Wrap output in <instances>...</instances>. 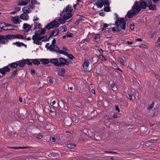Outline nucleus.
<instances>
[{"instance_id": "obj_37", "label": "nucleus", "mask_w": 160, "mask_h": 160, "mask_svg": "<svg viewBox=\"0 0 160 160\" xmlns=\"http://www.w3.org/2000/svg\"><path fill=\"white\" fill-rule=\"evenodd\" d=\"M58 52L60 54H63L66 56L68 54V53L67 52H66L62 50H59L58 51Z\"/></svg>"}, {"instance_id": "obj_25", "label": "nucleus", "mask_w": 160, "mask_h": 160, "mask_svg": "<svg viewBox=\"0 0 160 160\" xmlns=\"http://www.w3.org/2000/svg\"><path fill=\"white\" fill-rule=\"evenodd\" d=\"M53 27H58L59 25V23L56 21L54 20L51 22Z\"/></svg>"}, {"instance_id": "obj_40", "label": "nucleus", "mask_w": 160, "mask_h": 160, "mask_svg": "<svg viewBox=\"0 0 160 160\" xmlns=\"http://www.w3.org/2000/svg\"><path fill=\"white\" fill-rule=\"evenodd\" d=\"M155 45L157 47L160 46V37L159 38L157 42L156 43Z\"/></svg>"}, {"instance_id": "obj_8", "label": "nucleus", "mask_w": 160, "mask_h": 160, "mask_svg": "<svg viewBox=\"0 0 160 160\" xmlns=\"http://www.w3.org/2000/svg\"><path fill=\"white\" fill-rule=\"evenodd\" d=\"M61 104H62L63 105H60V102H58V105L60 108L63 109V111L65 112H66L68 111V108L67 105V104L63 101H62L61 102Z\"/></svg>"}, {"instance_id": "obj_21", "label": "nucleus", "mask_w": 160, "mask_h": 160, "mask_svg": "<svg viewBox=\"0 0 160 160\" xmlns=\"http://www.w3.org/2000/svg\"><path fill=\"white\" fill-rule=\"evenodd\" d=\"M32 25L30 26L27 23H24L23 25V28L24 29H27V31H29L31 29Z\"/></svg>"}, {"instance_id": "obj_33", "label": "nucleus", "mask_w": 160, "mask_h": 160, "mask_svg": "<svg viewBox=\"0 0 160 160\" xmlns=\"http://www.w3.org/2000/svg\"><path fill=\"white\" fill-rule=\"evenodd\" d=\"M99 58L103 61H105L107 60L106 58L102 55H100L99 56Z\"/></svg>"}, {"instance_id": "obj_4", "label": "nucleus", "mask_w": 160, "mask_h": 160, "mask_svg": "<svg viewBox=\"0 0 160 160\" xmlns=\"http://www.w3.org/2000/svg\"><path fill=\"white\" fill-rule=\"evenodd\" d=\"M73 11L72 7L71 5H68L65 8V10H63V12H65L66 13L63 15V18L66 20H67L71 18L72 16V12Z\"/></svg>"}, {"instance_id": "obj_63", "label": "nucleus", "mask_w": 160, "mask_h": 160, "mask_svg": "<svg viewBox=\"0 0 160 160\" xmlns=\"http://www.w3.org/2000/svg\"><path fill=\"white\" fill-rule=\"evenodd\" d=\"M155 34V32H152L151 34V37L152 38L154 37Z\"/></svg>"}, {"instance_id": "obj_38", "label": "nucleus", "mask_w": 160, "mask_h": 160, "mask_svg": "<svg viewBox=\"0 0 160 160\" xmlns=\"http://www.w3.org/2000/svg\"><path fill=\"white\" fill-rule=\"evenodd\" d=\"M89 131L90 132V131L88 130L87 129H84L83 130V132L87 135H89V133L88 132Z\"/></svg>"}, {"instance_id": "obj_51", "label": "nucleus", "mask_w": 160, "mask_h": 160, "mask_svg": "<svg viewBox=\"0 0 160 160\" xmlns=\"http://www.w3.org/2000/svg\"><path fill=\"white\" fill-rule=\"evenodd\" d=\"M50 140L52 142H54L56 140V138L54 137H51L50 138Z\"/></svg>"}, {"instance_id": "obj_7", "label": "nucleus", "mask_w": 160, "mask_h": 160, "mask_svg": "<svg viewBox=\"0 0 160 160\" xmlns=\"http://www.w3.org/2000/svg\"><path fill=\"white\" fill-rule=\"evenodd\" d=\"M9 34L7 35L3 36L0 35V43L2 44H5L8 42V39H10L9 38Z\"/></svg>"}, {"instance_id": "obj_56", "label": "nucleus", "mask_w": 160, "mask_h": 160, "mask_svg": "<svg viewBox=\"0 0 160 160\" xmlns=\"http://www.w3.org/2000/svg\"><path fill=\"white\" fill-rule=\"evenodd\" d=\"M20 7H16L15 8V11L16 12L19 11L20 10Z\"/></svg>"}, {"instance_id": "obj_62", "label": "nucleus", "mask_w": 160, "mask_h": 160, "mask_svg": "<svg viewBox=\"0 0 160 160\" xmlns=\"http://www.w3.org/2000/svg\"><path fill=\"white\" fill-rule=\"evenodd\" d=\"M146 47V46L144 44H142L140 45V47L141 48H145V47Z\"/></svg>"}, {"instance_id": "obj_24", "label": "nucleus", "mask_w": 160, "mask_h": 160, "mask_svg": "<svg viewBox=\"0 0 160 160\" xmlns=\"http://www.w3.org/2000/svg\"><path fill=\"white\" fill-rule=\"evenodd\" d=\"M34 29L36 28L40 29L42 27V25L39 22H34Z\"/></svg>"}, {"instance_id": "obj_57", "label": "nucleus", "mask_w": 160, "mask_h": 160, "mask_svg": "<svg viewBox=\"0 0 160 160\" xmlns=\"http://www.w3.org/2000/svg\"><path fill=\"white\" fill-rule=\"evenodd\" d=\"M130 29L133 30L134 28V25L133 24H132L130 26Z\"/></svg>"}, {"instance_id": "obj_17", "label": "nucleus", "mask_w": 160, "mask_h": 160, "mask_svg": "<svg viewBox=\"0 0 160 160\" xmlns=\"http://www.w3.org/2000/svg\"><path fill=\"white\" fill-rule=\"evenodd\" d=\"M30 0H25L24 1H19L18 4L19 6H24L27 5L28 2H29Z\"/></svg>"}, {"instance_id": "obj_45", "label": "nucleus", "mask_w": 160, "mask_h": 160, "mask_svg": "<svg viewBox=\"0 0 160 160\" xmlns=\"http://www.w3.org/2000/svg\"><path fill=\"white\" fill-rule=\"evenodd\" d=\"M108 26V24L104 23L103 25V28H102L103 30H105V28H107Z\"/></svg>"}, {"instance_id": "obj_35", "label": "nucleus", "mask_w": 160, "mask_h": 160, "mask_svg": "<svg viewBox=\"0 0 160 160\" xmlns=\"http://www.w3.org/2000/svg\"><path fill=\"white\" fill-rule=\"evenodd\" d=\"M66 20L64 18H60L58 20L59 22L61 24H63L66 21Z\"/></svg>"}, {"instance_id": "obj_27", "label": "nucleus", "mask_w": 160, "mask_h": 160, "mask_svg": "<svg viewBox=\"0 0 160 160\" xmlns=\"http://www.w3.org/2000/svg\"><path fill=\"white\" fill-rule=\"evenodd\" d=\"M32 64L35 65H39L40 64V61L36 59H32Z\"/></svg>"}, {"instance_id": "obj_13", "label": "nucleus", "mask_w": 160, "mask_h": 160, "mask_svg": "<svg viewBox=\"0 0 160 160\" xmlns=\"http://www.w3.org/2000/svg\"><path fill=\"white\" fill-rule=\"evenodd\" d=\"M89 64V62H88L87 59L85 60L83 64V67L84 70L86 71H89L90 70L88 68V67Z\"/></svg>"}, {"instance_id": "obj_55", "label": "nucleus", "mask_w": 160, "mask_h": 160, "mask_svg": "<svg viewBox=\"0 0 160 160\" xmlns=\"http://www.w3.org/2000/svg\"><path fill=\"white\" fill-rule=\"evenodd\" d=\"M38 18L37 16H34V19L33 20V21L34 22L37 21L38 20Z\"/></svg>"}, {"instance_id": "obj_32", "label": "nucleus", "mask_w": 160, "mask_h": 160, "mask_svg": "<svg viewBox=\"0 0 160 160\" xmlns=\"http://www.w3.org/2000/svg\"><path fill=\"white\" fill-rule=\"evenodd\" d=\"M53 28V27L52 24L51 22L45 26V28L47 29H50L51 28Z\"/></svg>"}, {"instance_id": "obj_2", "label": "nucleus", "mask_w": 160, "mask_h": 160, "mask_svg": "<svg viewBox=\"0 0 160 160\" xmlns=\"http://www.w3.org/2000/svg\"><path fill=\"white\" fill-rule=\"evenodd\" d=\"M41 31L40 32L39 31H36L35 34L32 36V39L33 40V43L37 45H42V42H46L49 41L50 36L48 38H45L43 36H41L40 34H44L45 32V30L43 28H40Z\"/></svg>"}, {"instance_id": "obj_44", "label": "nucleus", "mask_w": 160, "mask_h": 160, "mask_svg": "<svg viewBox=\"0 0 160 160\" xmlns=\"http://www.w3.org/2000/svg\"><path fill=\"white\" fill-rule=\"evenodd\" d=\"M114 14H115V16H116V17H115V19H116V20H118L119 21L120 20V19H122L123 18H119L118 17V14L116 13H115Z\"/></svg>"}, {"instance_id": "obj_36", "label": "nucleus", "mask_w": 160, "mask_h": 160, "mask_svg": "<svg viewBox=\"0 0 160 160\" xmlns=\"http://www.w3.org/2000/svg\"><path fill=\"white\" fill-rule=\"evenodd\" d=\"M154 104V102H153L151 104L149 105L148 107V109L149 110L153 108Z\"/></svg>"}, {"instance_id": "obj_10", "label": "nucleus", "mask_w": 160, "mask_h": 160, "mask_svg": "<svg viewBox=\"0 0 160 160\" xmlns=\"http://www.w3.org/2000/svg\"><path fill=\"white\" fill-rule=\"evenodd\" d=\"M9 37H10L9 38L10 39H12L15 38L23 39H25V38L23 36L19 34H9Z\"/></svg>"}, {"instance_id": "obj_46", "label": "nucleus", "mask_w": 160, "mask_h": 160, "mask_svg": "<svg viewBox=\"0 0 160 160\" xmlns=\"http://www.w3.org/2000/svg\"><path fill=\"white\" fill-rule=\"evenodd\" d=\"M83 18L84 17L82 15L80 16L78 20L80 21H84V19Z\"/></svg>"}, {"instance_id": "obj_48", "label": "nucleus", "mask_w": 160, "mask_h": 160, "mask_svg": "<svg viewBox=\"0 0 160 160\" xmlns=\"http://www.w3.org/2000/svg\"><path fill=\"white\" fill-rule=\"evenodd\" d=\"M104 10L106 12H109L110 11L109 7H106L104 8Z\"/></svg>"}, {"instance_id": "obj_61", "label": "nucleus", "mask_w": 160, "mask_h": 160, "mask_svg": "<svg viewBox=\"0 0 160 160\" xmlns=\"http://www.w3.org/2000/svg\"><path fill=\"white\" fill-rule=\"evenodd\" d=\"M58 74L61 76H64V74L61 72H58Z\"/></svg>"}, {"instance_id": "obj_42", "label": "nucleus", "mask_w": 160, "mask_h": 160, "mask_svg": "<svg viewBox=\"0 0 160 160\" xmlns=\"http://www.w3.org/2000/svg\"><path fill=\"white\" fill-rule=\"evenodd\" d=\"M119 62H120L122 65L124 64V60L122 58H119Z\"/></svg>"}, {"instance_id": "obj_28", "label": "nucleus", "mask_w": 160, "mask_h": 160, "mask_svg": "<svg viewBox=\"0 0 160 160\" xmlns=\"http://www.w3.org/2000/svg\"><path fill=\"white\" fill-rule=\"evenodd\" d=\"M8 66L12 68H15L18 67V64L17 63L15 62L9 64Z\"/></svg>"}, {"instance_id": "obj_41", "label": "nucleus", "mask_w": 160, "mask_h": 160, "mask_svg": "<svg viewBox=\"0 0 160 160\" xmlns=\"http://www.w3.org/2000/svg\"><path fill=\"white\" fill-rule=\"evenodd\" d=\"M73 34L69 32H67L66 34V36L68 37H72Z\"/></svg>"}, {"instance_id": "obj_1", "label": "nucleus", "mask_w": 160, "mask_h": 160, "mask_svg": "<svg viewBox=\"0 0 160 160\" xmlns=\"http://www.w3.org/2000/svg\"><path fill=\"white\" fill-rule=\"evenodd\" d=\"M152 4L151 0H148L146 2L143 1V0H140L139 2L136 1L132 7V9L128 12V17L129 18H132L133 16L138 14L141 9H145L147 7H148L150 10H156V6Z\"/></svg>"}, {"instance_id": "obj_23", "label": "nucleus", "mask_w": 160, "mask_h": 160, "mask_svg": "<svg viewBox=\"0 0 160 160\" xmlns=\"http://www.w3.org/2000/svg\"><path fill=\"white\" fill-rule=\"evenodd\" d=\"M25 62V64H27L28 65L32 66V59H24Z\"/></svg>"}, {"instance_id": "obj_11", "label": "nucleus", "mask_w": 160, "mask_h": 160, "mask_svg": "<svg viewBox=\"0 0 160 160\" xmlns=\"http://www.w3.org/2000/svg\"><path fill=\"white\" fill-rule=\"evenodd\" d=\"M59 61L60 62H59V67L63 66L65 65H68V61L63 58H59Z\"/></svg>"}, {"instance_id": "obj_34", "label": "nucleus", "mask_w": 160, "mask_h": 160, "mask_svg": "<svg viewBox=\"0 0 160 160\" xmlns=\"http://www.w3.org/2000/svg\"><path fill=\"white\" fill-rule=\"evenodd\" d=\"M67 146L68 148L71 149L73 148H74L76 147L75 144H68L67 145Z\"/></svg>"}, {"instance_id": "obj_6", "label": "nucleus", "mask_w": 160, "mask_h": 160, "mask_svg": "<svg viewBox=\"0 0 160 160\" xmlns=\"http://www.w3.org/2000/svg\"><path fill=\"white\" fill-rule=\"evenodd\" d=\"M10 69L8 66L0 68V78L4 76L7 72L10 71Z\"/></svg>"}, {"instance_id": "obj_20", "label": "nucleus", "mask_w": 160, "mask_h": 160, "mask_svg": "<svg viewBox=\"0 0 160 160\" xmlns=\"http://www.w3.org/2000/svg\"><path fill=\"white\" fill-rule=\"evenodd\" d=\"M49 60V59H41L40 60V61L42 64H47L50 62Z\"/></svg>"}, {"instance_id": "obj_60", "label": "nucleus", "mask_w": 160, "mask_h": 160, "mask_svg": "<svg viewBox=\"0 0 160 160\" xmlns=\"http://www.w3.org/2000/svg\"><path fill=\"white\" fill-rule=\"evenodd\" d=\"M56 42V40L54 38L52 41V44L51 45H55V43Z\"/></svg>"}, {"instance_id": "obj_47", "label": "nucleus", "mask_w": 160, "mask_h": 160, "mask_svg": "<svg viewBox=\"0 0 160 160\" xmlns=\"http://www.w3.org/2000/svg\"><path fill=\"white\" fill-rule=\"evenodd\" d=\"M6 28H12L11 30L12 29H13V26L11 25H6Z\"/></svg>"}, {"instance_id": "obj_39", "label": "nucleus", "mask_w": 160, "mask_h": 160, "mask_svg": "<svg viewBox=\"0 0 160 160\" xmlns=\"http://www.w3.org/2000/svg\"><path fill=\"white\" fill-rule=\"evenodd\" d=\"M79 121V118L78 116H75L74 120V122L77 123Z\"/></svg>"}, {"instance_id": "obj_49", "label": "nucleus", "mask_w": 160, "mask_h": 160, "mask_svg": "<svg viewBox=\"0 0 160 160\" xmlns=\"http://www.w3.org/2000/svg\"><path fill=\"white\" fill-rule=\"evenodd\" d=\"M100 37V35L99 34H97L94 37V38L95 39H98Z\"/></svg>"}, {"instance_id": "obj_53", "label": "nucleus", "mask_w": 160, "mask_h": 160, "mask_svg": "<svg viewBox=\"0 0 160 160\" xmlns=\"http://www.w3.org/2000/svg\"><path fill=\"white\" fill-rule=\"evenodd\" d=\"M49 112L50 113H51V115L52 116H54L55 114L54 111H52L51 110H49Z\"/></svg>"}, {"instance_id": "obj_29", "label": "nucleus", "mask_w": 160, "mask_h": 160, "mask_svg": "<svg viewBox=\"0 0 160 160\" xmlns=\"http://www.w3.org/2000/svg\"><path fill=\"white\" fill-rule=\"evenodd\" d=\"M13 44L17 46L20 47L21 46H24V44L22 42H16L13 43Z\"/></svg>"}, {"instance_id": "obj_5", "label": "nucleus", "mask_w": 160, "mask_h": 160, "mask_svg": "<svg viewBox=\"0 0 160 160\" xmlns=\"http://www.w3.org/2000/svg\"><path fill=\"white\" fill-rule=\"evenodd\" d=\"M96 4L97 7L99 8L102 7L103 5L108 6L109 3L108 0H98V2Z\"/></svg>"}, {"instance_id": "obj_64", "label": "nucleus", "mask_w": 160, "mask_h": 160, "mask_svg": "<svg viewBox=\"0 0 160 160\" xmlns=\"http://www.w3.org/2000/svg\"><path fill=\"white\" fill-rule=\"evenodd\" d=\"M127 43L128 45H130L132 44L133 43V42L128 41L127 42Z\"/></svg>"}, {"instance_id": "obj_16", "label": "nucleus", "mask_w": 160, "mask_h": 160, "mask_svg": "<svg viewBox=\"0 0 160 160\" xmlns=\"http://www.w3.org/2000/svg\"><path fill=\"white\" fill-rule=\"evenodd\" d=\"M26 13H24L20 15V18L24 20H27L29 16Z\"/></svg>"}, {"instance_id": "obj_9", "label": "nucleus", "mask_w": 160, "mask_h": 160, "mask_svg": "<svg viewBox=\"0 0 160 160\" xmlns=\"http://www.w3.org/2000/svg\"><path fill=\"white\" fill-rule=\"evenodd\" d=\"M64 124L68 126H70L72 123V120L69 116L65 117L64 120Z\"/></svg>"}, {"instance_id": "obj_22", "label": "nucleus", "mask_w": 160, "mask_h": 160, "mask_svg": "<svg viewBox=\"0 0 160 160\" xmlns=\"http://www.w3.org/2000/svg\"><path fill=\"white\" fill-rule=\"evenodd\" d=\"M59 32V30H55L52 31L50 33V35L49 36L54 35L55 36H57Z\"/></svg>"}, {"instance_id": "obj_54", "label": "nucleus", "mask_w": 160, "mask_h": 160, "mask_svg": "<svg viewBox=\"0 0 160 160\" xmlns=\"http://www.w3.org/2000/svg\"><path fill=\"white\" fill-rule=\"evenodd\" d=\"M29 7V8H32V9H33L35 8V6L33 5H32V4H31V5H29L28 6Z\"/></svg>"}, {"instance_id": "obj_15", "label": "nucleus", "mask_w": 160, "mask_h": 160, "mask_svg": "<svg viewBox=\"0 0 160 160\" xmlns=\"http://www.w3.org/2000/svg\"><path fill=\"white\" fill-rule=\"evenodd\" d=\"M50 62L51 63L53 64L55 66L59 67V61L57 58H56L51 59Z\"/></svg>"}, {"instance_id": "obj_59", "label": "nucleus", "mask_w": 160, "mask_h": 160, "mask_svg": "<svg viewBox=\"0 0 160 160\" xmlns=\"http://www.w3.org/2000/svg\"><path fill=\"white\" fill-rule=\"evenodd\" d=\"M80 125L81 126H84L85 125L86 123L84 122H80Z\"/></svg>"}, {"instance_id": "obj_3", "label": "nucleus", "mask_w": 160, "mask_h": 160, "mask_svg": "<svg viewBox=\"0 0 160 160\" xmlns=\"http://www.w3.org/2000/svg\"><path fill=\"white\" fill-rule=\"evenodd\" d=\"M127 20L124 18L120 19L119 20H116L115 23L116 25V28H113L112 30L113 32H116L119 34L122 33V31L121 29L123 30L126 29L127 27L126 22Z\"/></svg>"}, {"instance_id": "obj_50", "label": "nucleus", "mask_w": 160, "mask_h": 160, "mask_svg": "<svg viewBox=\"0 0 160 160\" xmlns=\"http://www.w3.org/2000/svg\"><path fill=\"white\" fill-rule=\"evenodd\" d=\"M104 152L105 153H117L116 152H113V151H105Z\"/></svg>"}, {"instance_id": "obj_52", "label": "nucleus", "mask_w": 160, "mask_h": 160, "mask_svg": "<svg viewBox=\"0 0 160 160\" xmlns=\"http://www.w3.org/2000/svg\"><path fill=\"white\" fill-rule=\"evenodd\" d=\"M31 3L33 4H36L37 3V0H31Z\"/></svg>"}, {"instance_id": "obj_30", "label": "nucleus", "mask_w": 160, "mask_h": 160, "mask_svg": "<svg viewBox=\"0 0 160 160\" xmlns=\"http://www.w3.org/2000/svg\"><path fill=\"white\" fill-rule=\"evenodd\" d=\"M17 69H16L15 70H14L12 72V73L11 75L10 76V78H12L13 77H15V75L17 73Z\"/></svg>"}, {"instance_id": "obj_18", "label": "nucleus", "mask_w": 160, "mask_h": 160, "mask_svg": "<svg viewBox=\"0 0 160 160\" xmlns=\"http://www.w3.org/2000/svg\"><path fill=\"white\" fill-rule=\"evenodd\" d=\"M22 11L24 13H29L31 12V10L28 6L23 7L22 8Z\"/></svg>"}, {"instance_id": "obj_19", "label": "nucleus", "mask_w": 160, "mask_h": 160, "mask_svg": "<svg viewBox=\"0 0 160 160\" xmlns=\"http://www.w3.org/2000/svg\"><path fill=\"white\" fill-rule=\"evenodd\" d=\"M5 23L4 22H0V32L2 30H8L9 29H11V28H6V27L5 26Z\"/></svg>"}, {"instance_id": "obj_58", "label": "nucleus", "mask_w": 160, "mask_h": 160, "mask_svg": "<svg viewBox=\"0 0 160 160\" xmlns=\"http://www.w3.org/2000/svg\"><path fill=\"white\" fill-rule=\"evenodd\" d=\"M31 74L32 75H34L35 73V70L34 69H31Z\"/></svg>"}, {"instance_id": "obj_14", "label": "nucleus", "mask_w": 160, "mask_h": 160, "mask_svg": "<svg viewBox=\"0 0 160 160\" xmlns=\"http://www.w3.org/2000/svg\"><path fill=\"white\" fill-rule=\"evenodd\" d=\"M12 20L14 24H18L20 23V18L18 16H16L12 17Z\"/></svg>"}, {"instance_id": "obj_43", "label": "nucleus", "mask_w": 160, "mask_h": 160, "mask_svg": "<svg viewBox=\"0 0 160 160\" xmlns=\"http://www.w3.org/2000/svg\"><path fill=\"white\" fill-rule=\"evenodd\" d=\"M70 59L71 60H72L74 58V56L71 54H68V55H67Z\"/></svg>"}, {"instance_id": "obj_31", "label": "nucleus", "mask_w": 160, "mask_h": 160, "mask_svg": "<svg viewBox=\"0 0 160 160\" xmlns=\"http://www.w3.org/2000/svg\"><path fill=\"white\" fill-rule=\"evenodd\" d=\"M98 133H96L94 135V137L96 140H99L101 139V137L98 135Z\"/></svg>"}, {"instance_id": "obj_12", "label": "nucleus", "mask_w": 160, "mask_h": 160, "mask_svg": "<svg viewBox=\"0 0 160 160\" xmlns=\"http://www.w3.org/2000/svg\"><path fill=\"white\" fill-rule=\"evenodd\" d=\"M48 49L51 52H57L59 48L57 46L55 45H51L48 47Z\"/></svg>"}, {"instance_id": "obj_26", "label": "nucleus", "mask_w": 160, "mask_h": 160, "mask_svg": "<svg viewBox=\"0 0 160 160\" xmlns=\"http://www.w3.org/2000/svg\"><path fill=\"white\" fill-rule=\"evenodd\" d=\"M18 64V65H19V67H23L25 65L24 60H22L19 61Z\"/></svg>"}]
</instances>
